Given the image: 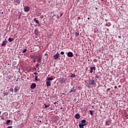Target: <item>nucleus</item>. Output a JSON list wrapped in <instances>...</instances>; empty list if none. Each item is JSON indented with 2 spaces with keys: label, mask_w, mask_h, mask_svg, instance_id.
Segmentation results:
<instances>
[{
  "label": "nucleus",
  "mask_w": 128,
  "mask_h": 128,
  "mask_svg": "<svg viewBox=\"0 0 128 128\" xmlns=\"http://www.w3.org/2000/svg\"><path fill=\"white\" fill-rule=\"evenodd\" d=\"M38 26H40V23H39V24H38Z\"/></svg>",
  "instance_id": "79ce46f5"
},
{
  "label": "nucleus",
  "mask_w": 128,
  "mask_h": 128,
  "mask_svg": "<svg viewBox=\"0 0 128 128\" xmlns=\"http://www.w3.org/2000/svg\"><path fill=\"white\" fill-rule=\"evenodd\" d=\"M54 80V78H47V80H48V82H50V80Z\"/></svg>",
  "instance_id": "6ab92c4d"
},
{
  "label": "nucleus",
  "mask_w": 128,
  "mask_h": 128,
  "mask_svg": "<svg viewBox=\"0 0 128 128\" xmlns=\"http://www.w3.org/2000/svg\"><path fill=\"white\" fill-rule=\"evenodd\" d=\"M34 74H35V76H36V74H38V73H36V72H34Z\"/></svg>",
  "instance_id": "4c0bfd02"
},
{
  "label": "nucleus",
  "mask_w": 128,
  "mask_h": 128,
  "mask_svg": "<svg viewBox=\"0 0 128 128\" xmlns=\"http://www.w3.org/2000/svg\"><path fill=\"white\" fill-rule=\"evenodd\" d=\"M62 82L63 83L66 82V80H64V78H62Z\"/></svg>",
  "instance_id": "7c9ffc66"
},
{
  "label": "nucleus",
  "mask_w": 128,
  "mask_h": 128,
  "mask_svg": "<svg viewBox=\"0 0 128 128\" xmlns=\"http://www.w3.org/2000/svg\"><path fill=\"white\" fill-rule=\"evenodd\" d=\"M35 80L38 81V76H36L34 78Z\"/></svg>",
  "instance_id": "c756f323"
},
{
  "label": "nucleus",
  "mask_w": 128,
  "mask_h": 128,
  "mask_svg": "<svg viewBox=\"0 0 128 128\" xmlns=\"http://www.w3.org/2000/svg\"><path fill=\"white\" fill-rule=\"evenodd\" d=\"M8 40L10 42H14V39H12V38H9Z\"/></svg>",
  "instance_id": "dca6fc26"
},
{
  "label": "nucleus",
  "mask_w": 128,
  "mask_h": 128,
  "mask_svg": "<svg viewBox=\"0 0 128 128\" xmlns=\"http://www.w3.org/2000/svg\"><path fill=\"white\" fill-rule=\"evenodd\" d=\"M82 110H83V112H86V110H88V109L86 108H82Z\"/></svg>",
  "instance_id": "a878e982"
},
{
  "label": "nucleus",
  "mask_w": 128,
  "mask_h": 128,
  "mask_svg": "<svg viewBox=\"0 0 128 128\" xmlns=\"http://www.w3.org/2000/svg\"><path fill=\"white\" fill-rule=\"evenodd\" d=\"M86 126V124H82L80 123L79 124V128H84V126Z\"/></svg>",
  "instance_id": "f8f14e48"
},
{
  "label": "nucleus",
  "mask_w": 128,
  "mask_h": 128,
  "mask_svg": "<svg viewBox=\"0 0 128 128\" xmlns=\"http://www.w3.org/2000/svg\"><path fill=\"white\" fill-rule=\"evenodd\" d=\"M7 128H12V126H8Z\"/></svg>",
  "instance_id": "f704fd0d"
},
{
  "label": "nucleus",
  "mask_w": 128,
  "mask_h": 128,
  "mask_svg": "<svg viewBox=\"0 0 128 128\" xmlns=\"http://www.w3.org/2000/svg\"><path fill=\"white\" fill-rule=\"evenodd\" d=\"M54 104H56V102H54Z\"/></svg>",
  "instance_id": "864d4df0"
},
{
  "label": "nucleus",
  "mask_w": 128,
  "mask_h": 128,
  "mask_svg": "<svg viewBox=\"0 0 128 128\" xmlns=\"http://www.w3.org/2000/svg\"><path fill=\"white\" fill-rule=\"evenodd\" d=\"M90 74H92L93 70H96V67L95 66H92L90 68Z\"/></svg>",
  "instance_id": "0eeeda50"
},
{
  "label": "nucleus",
  "mask_w": 128,
  "mask_h": 128,
  "mask_svg": "<svg viewBox=\"0 0 128 128\" xmlns=\"http://www.w3.org/2000/svg\"><path fill=\"white\" fill-rule=\"evenodd\" d=\"M44 108H50V104H44Z\"/></svg>",
  "instance_id": "a211bd4d"
},
{
  "label": "nucleus",
  "mask_w": 128,
  "mask_h": 128,
  "mask_svg": "<svg viewBox=\"0 0 128 128\" xmlns=\"http://www.w3.org/2000/svg\"><path fill=\"white\" fill-rule=\"evenodd\" d=\"M76 36H80V34H78V33L76 32Z\"/></svg>",
  "instance_id": "473e14b6"
},
{
  "label": "nucleus",
  "mask_w": 128,
  "mask_h": 128,
  "mask_svg": "<svg viewBox=\"0 0 128 128\" xmlns=\"http://www.w3.org/2000/svg\"><path fill=\"white\" fill-rule=\"evenodd\" d=\"M57 18H60V16H57Z\"/></svg>",
  "instance_id": "ea45409f"
},
{
  "label": "nucleus",
  "mask_w": 128,
  "mask_h": 128,
  "mask_svg": "<svg viewBox=\"0 0 128 128\" xmlns=\"http://www.w3.org/2000/svg\"><path fill=\"white\" fill-rule=\"evenodd\" d=\"M30 7L28 6H26L24 8V10L25 12H30Z\"/></svg>",
  "instance_id": "f03ea898"
},
{
  "label": "nucleus",
  "mask_w": 128,
  "mask_h": 128,
  "mask_svg": "<svg viewBox=\"0 0 128 128\" xmlns=\"http://www.w3.org/2000/svg\"><path fill=\"white\" fill-rule=\"evenodd\" d=\"M10 124V120H8L6 122V124Z\"/></svg>",
  "instance_id": "412c9836"
},
{
  "label": "nucleus",
  "mask_w": 128,
  "mask_h": 128,
  "mask_svg": "<svg viewBox=\"0 0 128 128\" xmlns=\"http://www.w3.org/2000/svg\"><path fill=\"white\" fill-rule=\"evenodd\" d=\"M34 21L35 22H36V24H40V22H38V20H36V18H35L34 20Z\"/></svg>",
  "instance_id": "2eb2a0df"
},
{
  "label": "nucleus",
  "mask_w": 128,
  "mask_h": 128,
  "mask_svg": "<svg viewBox=\"0 0 128 128\" xmlns=\"http://www.w3.org/2000/svg\"><path fill=\"white\" fill-rule=\"evenodd\" d=\"M60 110H62V108H60Z\"/></svg>",
  "instance_id": "a18cd8bd"
},
{
  "label": "nucleus",
  "mask_w": 128,
  "mask_h": 128,
  "mask_svg": "<svg viewBox=\"0 0 128 128\" xmlns=\"http://www.w3.org/2000/svg\"><path fill=\"white\" fill-rule=\"evenodd\" d=\"M36 84L35 83H32L31 84L30 88L32 90H34V88H36Z\"/></svg>",
  "instance_id": "20e7f679"
},
{
  "label": "nucleus",
  "mask_w": 128,
  "mask_h": 128,
  "mask_svg": "<svg viewBox=\"0 0 128 128\" xmlns=\"http://www.w3.org/2000/svg\"><path fill=\"white\" fill-rule=\"evenodd\" d=\"M96 10H98V8H96Z\"/></svg>",
  "instance_id": "de8ad7c7"
},
{
  "label": "nucleus",
  "mask_w": 128,
  "mask_h": 128,
  "mask_svg": "<svg viewBox=\"0 0 128 128\" xmlns=\"http://www.w3.org/2000/svg\"><path fill=\"white\" fill-rule=\"evenodd\" d=\"M46 86H50V85H51L50 81L46 82Z\"/></svg>",
  "instance_id": "9b49d317"
},
{
  "label": "nucleus",
  "mask_w": 128,
  "mask_h": 128,
  "mask_svg": "<svg viewBox=\"0 0 128 128\" xmlns=\"http://www.w3.org/2000/svg\"><path fill=\"white\" fill-rule=\"evenodd\" d=\"M0 114H1V112H0Z\"/></svg>",
  "instance_id": "5fc2aeb1"
},
{
  "label": "nucleus",
  "mask_w": 128,
  "mask_h": 128,
  "mask_svg": "<svg viewBox=\"0 0 128 128\" xmlns=\"http://www.w3.org/2000/svg\"><path fill=\"white\" fill-rule=\"evenodd\" d=\"M18 16V18H20V16H22V13L19 12Z\"/></svg>",
  "instance_id": "bb28decb"
},
{
  "label": "nucleus",
  "mask_w": 128,
  "mask_h": 128,
  "mask_svg": "<svg viewBox=\"0 0 128 128\" xmlns=\"http://www.w3.org/2000/svg\"><path fill=\"white\" fill-rule=\"evenodd\" d=\"M111 124H112V120H108L106 122V126H110Z\"/></svg>",
  "instance_id": "39448f33"
},
{
  "label": "nucleus",
  "mask_w": 128,
  "mask_h": 128,
  "mask_svg": "<svg viewBox=\"0 0 128 128\" xmlns=\"http://www.w3.org/2000/svg\"><path fill=\"white\" fill-rule=\"evenodd\" d=\"M26 50H28L26 48L24 49V50L22 52V54H24V52H26Z\"/></svg>",
  "instance_id": "393cba45"
},
{
  "label": "nucleus",
  "mask_w": 128,
  "mask_h": 128,
  "mask_svg": "<svg viewBox=\"0 0 128 128\" xmlns=\"http://www.w3.org/2000/svg\"><path fill=\"white\" fill-rule=\"evenodd\" d=\"M101 0V2H104V0Z\"/></svg>",
  "instance_id": "49530a36"
},
{
  "label": "nucleus",
  "mask_w": 128,
  "mask_h": 128,
  "mask_svg": "<svg viewBox=\"0 0 128 128\" xmlns=\"http://www.w3.org/2000/svg\"><path fill=\"white\" fill-rule=\"evenodd\" d=\"M59 56L60 54L58 53H57L54 56V60H58Z\"/></svg>",
  "instance_id": "423d86ee"
},
{
  "label": "nucleus",
  "mask_w": 128,
  "mask_h": 128,
  "mask_svg": "<svg viewBox=\"0 0 128 128\" xmlns=\"http://www.w3.org/2000/svg\"><path fill=\"white\" fill-rule=\"evenodd\" d=\"M118 38H120V36H118Z\"/></svg>",
  "instance_id": "c03bdc74"
},
{
  "label": "nucleus",
  "mask_w": 128,
  "mask_h": 128,
  "mask_svg": "<svg viewBox=\"0 0 128 128\" xmlns=\"http://www.w3.org/2000/svg\"><path fill=\"white\" fill-rule=\"evenodd\" d=\"M36 68H38V66H40V64H36Z\"/></svg>",
  "instance_id": "c85d7f7f"
},
{
  "label": "nucleus",
  "mask_w": 128,
  "mask_h": 128,
  "mask_svg": "<svg viewBox=\"0 0 128 128\" xmlns=\"http://www.w3.org/2000/svg\"><path fill=\"white\" fill-rule=\"evenodd\" d=\"M110 90V88H108L107 89L106 92H108V90Z\"/></svg>",
  "instance_id": "e433bc0d"
},
{
  "label": "nucleus",
  "mask_w": 128,
  "mask_h": 128,
  "mask_svg": "<svg viewBox=\"0 0 128 128\" xmlns=\"http://www.w3.org/2000/svg\"><path fill=\"white\" fill-rule=\"evenodd\" d=\"M70 92H76V89H74V87L71 88Z\"/></svg>",
  "instance_id": "ddd939ff"
},
{
  "label": "nucleus",
  "mask_w": 128,
  "mask_h": 128,
  "mask_svg": "<svg viewBox=\"0 0 128 128\" xmlns=\"http://www.w3.org/2000/svg\"><path fill=\"white\" fill-rule=\"evenodd\" d=\"M40 122H42V120H40Z\"/></svg>",
  "instance_id": "603ef678"
},
{
  "label": "nucleus",
  "mask_w": 128,
  "mask_h": 128,
  "mask_svg": "<svg viewBox=\"0 0 128 128\" xmlns=\"http://www.w3.org/2000/svg\"><path fill=\"white\" fill-rule=\"evenodd\" d=\"M75 118L76 120H80V115L79 114H76L75 116Z\"/></svg>",
  "instance_id": "1a4fd4ad"
},
{
  "label": "nucleus",
  "mask_w": 128,
  "mask_h": 128,
  "mask_svg": "<svg viewBox=\"0 0 128 128\" xmlns=\"http://www.w3.org/2000/svg\"><path fill=\"white\" fill-rule=\"evenodd\" d=\"M88 20H90V18H88Z\"/></svg>",
  "instance_id": "a19ab883"
},
{
  "label": "nucleus",
  "mask_w": 128,
  "mask_h": 128,
  "mask_svg": "<svg viewBox=\"0 0 128 128\" xmlns=\"http://www.w3.org/2000/svg\"><path fill=\"white\" fill-rule=\"evenodd\" d=\"M70 78H76V75L74 74H72L70 76Z\"/></svg>",
  "instance_id": "b1692460"
},
{
  "label": "nucleus",
  "mask_w": 128,
  "mask_h": 128,
  "mask_svg": "<svg viewBox=\"0 0 128 128\" xmlns=\"http://www.w3.org/2000/svg\"><path fill=\"white\" fill-rule=\"evenodd\" d=\"M94 84H96V81L94 80H92L88 84V88H94Z\"/></svg>",
  "instance_id": "f257e3e1"
},
{
  "label": "nucleus",
  "mask_w": 128,
  "mask_h": 128,
  "mask_svg": "<svg viewBox=\"0 0 128 128\" xmlns=\"http://www.w3.org/2000/svg\"><path fill=\"white\" fill-rule=\"evenodd\" d=\"M62 94L66 95V94L64 93H62Z\"/></svg>",
  "instance_id": "37998d69"
},
{
  "label": "nucleus",
  "mask_w": 128,
  "mask_h": 128,
  "mask_svg": "<svg viewBox=\"0 0 128 128\" xmlns=\"http://www.w3.org/2000/svg\"><path fill=\"white\" fill-rule=\"evenodd\" d=\"M96 78H100V76L96 75Z\"/></svg>",
  "instance_id": "72a5a7b5"
},
{
  "label": "nucleus",
  "mask_w": 128,
  "mask_h": 128,
  "mask_svg": "<svg viewBox=\"0 0 128 128\" xmlns=\"http://www.w3.org/2000/svg\"><path fill=\"white\" fill-rule=\"evenodd\" d=\"M68 56V58H72V56H74V54H72V52H68V54H67Z\"/></svg>",
  "instance_id": "7ed1b4c3"
},
{
  "label": "nucleus",
  "mask_w": 128,
  "mask_h": 128,
  "mask_svg": "<svg viewBox=\"0 0 128 128\" xmlns=\"http://www.w3.org/2000/svg\"><path fill=\"white\" fill-rule=\"evenodd\" d=\"M114 88H118V86H114Z\"/></svg>",
  "instance_id": "58836bf2"
},
{
  "label": "nucleus",
  "mask_w": 128,
  "mask_h": 128,
  "mask_svg": "<svg viewBox=\"0 0 128 128\" xmlns=\"http://www.w3.org/2000/svg\"><path fill=\"white\" fill-rule=\"evenodd\" d=\"M14 2H16V4H20V0H14Z\"/></svg>",
  "instance_id": "4be33fe9"
},
{
  "label": "nucleus",
  "mask_w": 128,
  "mask_h": 128,
  "mask_svg": "<svg viewBox=\"0 0 128 128\" xmlns=\"http://www.w3.org/2000/svg\"><path fill=\"white\" fill-rule=\"evenodd\" d=\"M6 42H8L6 41V40L5 39V40L2 42V46H4L6 45Z\"/></svg>",
  "instance_id": "6e6552de"
},
{
  "label": "nucleus",
  "mask_w": 128,
  "mask_h": 128,
  "mask_svg": "<svg viewBox=\"0 0 128 128\" xmlns=\"http://www.w3.org/2000/svg\"><path fill=\"white\" fill-rule=\"evenodd\" d=\"M34 62H36V60H34Z\"/></svg>",
  "instance_id": "3c124183"
},
{
  "label": "nucleus",
  "mask_w": 128,
  "mask_h": 128,
  "mask_svg": "<svg viewBox=\"0 0 128 128\" xmlns=\"http://www.w3.org/2000/svg\"><path fill=\"white\" fill-rule=\"evenodd\" d=\"M94 111L90 110L89 112L90 113V114L92 116H94Z\"/></svg>",
  "instance_id": "f3484780"
},
{
  "label": "nucleus",
  "mask_w": 128,
  "mask_h": 128,
  "mask_svg": "<svg viewBox=\"0 0 128 128\" xmlns=\"http://www.w3.org/2000/svg\"><path fill=\"white\" fill-rule=\"evenodd\" d=\"M106 26H110V23L108 22V23H107V24H106Z\"/></svg>",
  "instance_id": "5701e85b"
},
{
  "label": "nucleus",
  "mask_w": 128,
  "mask_h": 128,
  "mask_svg": "<svg viewBox=\"0 0 128 128\" xmlns=\"http://www.w3.org/2000/svg\"><path fill=\"white\" fill-rule=\"evenodd\" d=\"M41 60H42V58H40V57L38 58V59L37 60L38 62H40Z\"/></svg>",
  "instance_id": "aec40b11"
},
{
  "label": "nucleus",
  "mask_w": 128,
  "mask_h": 128,
  "mask_svg": "<svg viewBox=\"0 0 128 128\" xmlns=\"http://www.w3.org/2000/svg\"><path fill=\"white\" fill-rule=\"evenodd\" d=\"M75 56H78V54H76Z\"/></svg>",
  "instance_id": "09e8293b"
},
{
  "label": "nucleus",
  "mask_w": 128,
  "mask_h": 128,
  "mask_svg": "<svg viewBox=\"0 0 128 128\" xmlns=\"http://www.w3.org/2000/svg\"><path fill=\"white\" fill-rule=\"evenodd\" d=\"M10 92H14V89L12 88H11L10 89Z\"/></svg>",
  "instance_id": "cd10ccee"
},
{
  "label": "nucleus",
  "mask_w": 128,
  "mask_h": 128,
  "mask_svg": "<svg viewBox=\"0 0 128 128\" xmlns=\"http://www.w3.org/2000/svg\"><path fill=\"white\" fill-rule=\"evenodd\" d=\"M14 92L16 93L18 92V86H16L14 88Z\"/></svg>",
  "instance_id": "4468645a"
},
{
  "label": "nucleus",
  "mask_w": 128,
  "mask_h": 128,
  "mask_svg": "<svg viewBox=\"0 0 128 128\" xmlns=\"http://www.w3.org/2000/svg\"><path fill=\"white\" fill-rule=\"evenodd\" d=\"M62 14H64V13H61V14H60V16H62Z\"/></svg>",
  "instance_id": "c9c22d12"
},
{
  "label": "nucleus",
  "mask_w": 128,
  "mask_h": 128,
  "mask_svg": "<svg viewBox=\"0 0 128 128\" xmlns=\"http://www.w3.org/2000/svg\"><path fill=\"white\" fill-rule=\"evenodd\" d=\"M20 1L22 0H20Z\"/></svg>",
  "instance_id": "6e6d98bb"
},
{
  "label": "nucleus",
  "mask_w": 128,
  "mask_h": 128,
  "mask_svg": "<svg viewBox=\"0 0 128 128\" xmlns=\"http://www.w3.org/2000/svg\"><path fill=\"white\" fill-rule=\"evenodd\" d=\"M60 54H64V52L63 51L60 52Z\"/></svg>",
  "instance_id": "2f4dec72"
},
{
  "label": "nucleus",
  "mask_w": 128,
  "mask_h": 128,
  "mask_svg": "<svg viewBox=\"0 0 128 128\" xmlns=\"http://www.w3.org/2000/svg\"><path fill=\"white\" fill-rule=\"evenodd\" d=\"M2 14H4V12H2Z\"/></svg>",
  "instance_id": "8fccbe9b"
},
{
  "label": "nucleus",
  "mask_w": 128,
  "mask_h": 128,
  "mask_svg": "<svg viewBox=\"0 0 128 128\" xmlns=\"http://www.w3.org/2000/svg\"><path fill=\"white\" fill-rule=\"evenodd\" d=\"M86 120H81V124H86Z\"/></svg>",
  "instance_id": "9d476101"
}]
</instances>
